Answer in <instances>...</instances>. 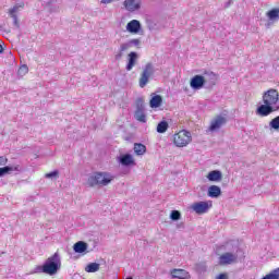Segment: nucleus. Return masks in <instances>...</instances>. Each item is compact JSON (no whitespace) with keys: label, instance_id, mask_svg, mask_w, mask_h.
Listing matches in <instances>:
<instances>
[{"label":"nucleus","instance_id":"nucleus-1","mask_svg":"<svg viewBox=\"0 0 279 279\" xmlns=\"http://www.w3.org/2000/svg\"><path fill=\"white\" fill-rule=\"evenodd\" d=\"M264 105L257 107L256 114L259 117H269L272 112L279 110V94L278 90L271 88L263 95Z\"/></svg>","mask_w":279,"mask_h":279},{"label":"nucleus","instance_id":"nucleus-2","mask_svg":"<svg viewBox=\"0 0 279 279\" xmlns=\"http://www.w3.org/2000/svg\"><path fill=\"white\" fill-rule=\"evenodd\" d=\"M60 269H62V258L60 257V253L56 252L52 256L45 260L44 265L36 266L33 274L56 276Z\"/></svg>","mask_w":279,"mask_h":279},{"label":"nucleus","instance_id":"nucleus-3","mask_svg":"<svg viewBox=\"0 0 279 279\" xmlns=\"http://www.w3.org/2000/svg\"><path fill=\"white\" fill-rule=\"evenodd\" d=\"M114 177L108 172H94L87 179L88 186H108Z\"/></svg>","mask_w":279,"mask_h":279},{"label":"nucleus","instance_id":"nucleus-4","mask_svg":"<svg viewBox=\"0 0 279 279\" xmlns=\"http://www.w3.org/2000/svg\"><path fill=\"white\" fill-rule=\"evenodd\" d=\"M156 73V69L151 62L146 63L140 76V88H145L149 84V77Z\"/></svg>","mask_w":279,"mask_h":279},{"label":"nucleus","instance_id":"nucleus-5","mask_svg":"<svg viewBox=\"0 0 279 279\" xmlns=\"http://www.w3.org/2000/svg\"><path fill=\"white\" fill-rule=\"evenodd\" d=\"M193 138L191 137V132L182 130L179 133L174 134L173 143L177 147H186Z\"/></svg>","mask_w":279,"mask_h":279},{"label":"nucleus","instance_id":"nucleus-6","mask_svg":"<svg viewBox=\"0 0 279 279\" xmlns=\"http://www.w3.org/2000/svg\"><path fill=\"white\" fill-rule=\"evenodd\" d=\"M134 119H136V121H140V123H147V113H145V102L143 101V98H138L136 100Z\"/></svg>","mask_w":279,"mask_h":279},{"label":"nucleus","instance_id":"nucleus-7","mask_svg":"<svg viewBox=\"0 0 279 279\" xmlns=\"http://www.w3.org/2000/svg\"><path fill=\"white\" fill-rule=\"evenodd\" d=\"M131 47H141V39H131L125 44H121L119 52L116 54V60H121L123 58V51H128Z\"/></svg>","mask_w":279,"mask_h":279},{"label":"nucleus","instance_id":"nucleus-8","mask_svg":"<svg viewBox=\"0 0 279 279\" xmlns=\"http://www.w3.org/2000/svg\"><path fill=\"white\" fill-rule=\"evenodd\" d=\"M203 78L205 82V88H213L217 85V74L213 71H205L203 73Z\"/></svg>","mask_w":279,"mask_h":279},{"label":"nucleus","instance_id":"nucleus-9","mask_svg":"<svg viewBox=\"0 0 279 279\" xmlns=\"http://www.w3.org/2000/svg\"><path fill=\"white\" fill-rule=\"evenodd\" d=\"M226 123H228V118H226V116H217L210 123L209 132H217V130H220Z\"/></svg>","mask_w":279,"mask_h":279},{"label":"nucleus","instance_id":"nucleus-10","mask_svg":"<svg viewBox=\"0 0 279 279\" xmlns=\"http://www.w3.org/2000/svg\"><path fill=\"white\" fill-rule=\"evenodd\" d=\"M211 207L213 204L208 205V202H197L192 205V210H194L196 215H205Z\"/></svg>","mask_w":279,"mask_h":279},{"label":"nucleus","instance_id":"nucleus-11","mask_svg":"<svg viewBox=\"0 0 279 279\" xmlns=\"http://www.w3.org/2000/svg\"><path fill=\"white\" fill-rule=\"evenodd\" d=\"M190 86L193 90H202V88H206L204 76L203 75H195L190 81Z\"/></svg>","mask_w":279,"mask_h":279},{"label":"nucleus","instance_id":"nucleus-12","mask_svg":"<svg viewBox=\"0 0 279 279\" xmlns=\"http://www.w3.org/2000/svg\"><path fill=\"white\" fill-rule=\"evenodd\" d=\"M236 258H239L236 254L225 253L219 257V265H232V263H236Z\"/></svg>","mask_w":279,"mask_h":279},{"label":"nucleus","instance_id":"nucleus-13","mask_svg":"<svg viewBox=\"0 0 279 279\" xmlns=\"http://www.w3.org/2000/svg\"><path fill=\"white\" fill-rule=\"evenodd\" d=\"M118 162L122 165V167H134L136 165V161H134V157L130 154H124L120 157H118Z\"/></svg>","mask_w":279,"mask_h":279},{"label":"nucleus","instance_id":"nucleus-14","mask_svg":"<svg viewBox=\"0 0 279 279\" xmlns=\"http://www.w3.org/2000/svg\"><path fill=\"white\" fill-rule=\"evenodd\" d=\"M170 276L172 279H191V275L189 274V271L178 268L172 269L170 271Z\"/></svg>","mask_w":279,"mask_h":279},{"label":"nucleus","instance_id":"nucleus-15","mask_svg":"<svg viewBox=\"0 0 279 279\" xmlns=\"http://www.w3.org/2000/svg\"><path fill=\"white\" fill-rule=\"evenodd\" d=\"M12 171H23V168L20 165L16 166H4L0 168V178H4V175H10Z\"/></svg>","mask_w":279,"mask_h":279},{"label":"nucleus","instance_id":"nucleus-16","mask_svg":"<svg viewBox=\"0 0 279 279\" xmlns=\"http://www.w3.org/2000/svg\"><path fill=\"white\" fill-rule=\"evenodd\" d=\"M123 4L128 12H136V10H141V0H125Z\"/></svg>","mask_w":279,"mask_h":279},{"label":"nucleus","instance_id":"nucleus-17","mask_svg":"<svg viewBox=\"0 0 279 279\" xmlns=\"http://www.w3.org/2000/svg\"><path fill=\"white\" fill-rule=\"evenodd\" d=\"M126 29L130 34H138L141 32V22L138 20H132L126 24Z\"/></svg>","mask_w":279,"mask_h":279},{"label":"nucleus","instance_id":"nucleus-18","mask_svg":"<svg viewBox=\"0 0 279 279\" xmlns=\"http://www.w3.org/2000/svg\"><path fill=\"white\" fill-rule=\"evenodd\" d=\"M138 60V53L137 52H130L128 58V64H126V71H132L134 66H136V62Z\"/></svg>","mask_w":279,"mask_h":279},{"label":"nucleus","instance_id":"nucleus-19","mask_svg":"<svg viewBox=\"0 0 279 279\" xmlns=\"http://www.w3.org/2000/svg\"><path fill=\"white\" fill-rule=\"evenodd\" d=\"M208 197L213 199H217V197H221V187L218 185H210L207 190Z\"/></svg>","mask_w":279,"mask_h":279},{"label":"nucleus","instance_id":"nucleus-20","mask_svg":"<svg viewBox=\"0 0 279 279\" xmlns=\"http://www.w3.org/2000/svg\"><path fill=\"white\" fill-rule=\"evenodd\" d=\"M73 250L76 254H84L88 250V243L84 241H78L73 245Z\"/></svg>","mask_w":279,"mask_h":279},{"label":"nucleus","instance_id":"nucleus-21","mask_svg":"<svg viewBox=\"0 0 279 279\" xmlns=\"http://www.w3.org/2000/svg\"><path fill=\"white\" fill-rule=\"evenodd\" d=\"M221 178H223V174L219 170H213L207 174L209 182H221Z\"/></svg>","mask_w":279,"mask_h":279},{"label":"nucleus","instance_id":"nucleus-22","mask_svg":"<svg viewBox=\"0 0 279 279\" xmlns=\"http://www.w3.org/2000/svg\"><path fill=\"white\" fill-rule=\"evenodd\" d=\"M151 99L149 101L150 108H160L162 106V96L151 94Z\"/></svg>","mask_w":279,"mask_h":279},{"label":"nucleus","instance_id":"nucleus-23","mask_svg":"<svg viewBox=\"0 0 279 279\" xmlns=\"http://www.w3.org/2000/svg\"><path fill=\"white\" fill-rule=\"evenodd\" d=\"M16 12H19V7L15 5L9 10V15L13 19L14 26L19 27V16L16 15Z\"/></svg>","mask_w":279,"mask_h":279},{"label":"nucleus","instance_id":"nucleus-24","mask_svg":"<svg viewBox=\"0 0 279 279\" xmlns=\"http://www.w3.org/2000/svg\"><path fill=\"white\" fill-rule=\"evenodd\" d=\"M266 16L269 21H278L279 20V8L271 9L266 13Z\"/></svg>","mask_w":279,"mask_h":279},{"label":"nucleus","instance_id":"nucleus-25","mask_svg":"<svg viewBox=\"0 0 279 279\" xmlns=\"http://www.w3.org/2000/svg\"><path fill=\"white\" fill-rule=\"evenodd\" d=\"M167 130H169V122L167 121H160L157 125V132L158 134H165V132H167Z\"/></svg>","mask_w":279,"mask_h":279},{"label":"nucleus","instance_id":"nucleus-26","mask_svg":"<svg viewBox=\"0 0 279 279\" xmlns=\"http://www.w3.org/2000/svg\"><path fill=\"white\" fill-rule=\"evenodd\" d=\"M134 151H135L136 156H143V154H145V151H147V147L141 143L134 144Z\"/></svg>","mask_w":279,"mask_h":279},{"label":"nucleus","instance_id":"nucleus-27","mask_svg":"<svg viewBox=\"0 0 279 279\" xmlns=\"http://www.w3.org/2000/svg\"><path fill=\"white\" fill-rule=\"evenodd\" d=\"M99 264H97V263H90V264H88L86 267H85V271L87 272V274H95V272H97L98 270H99Z\"/></svg>","mask_w":279,"mask_h":279},{"label":"nucleus","instance_id":"nucleus-28","mask_svg":"<svg viewBox=\"0 0 279 279\" xmlns=\"http://www.w3.org/2000/svg\"><path fill=\"white\" fill-rule=\"evenodd\" d=\"M262 279H279V268L274 269L268 275L264 276Z\"/></svg>","mask_w":279,"mask_h":279},{"label":"nucleus","instance_id":"nucleus-29","mask_svg":"<svg viewBox=\"0 0 279 279\" xmlns=\"http://www.w3.org/2000/svg\"><path fill=\"white\" fill-rule=\"evenodd\" d=\"M269 128L270 130H276V132L279 131V116H277L269 122Z\"/></svg>","mask_w":279,"mask_h":279},{"label":"nucleus","instance_id":"nucleus-30","mask_svg":"<svg viewBox=\"0 0 279 279\" xmlns=\"http://www.w3.org/2000/svg\"><path fill=\"white\" fill-rule=\"evenodd\" d=\"M182 218V214H180L179 210H172L170 214V219L172 221H180V219Z\"/></svg>","mask_w":279,"mask_h":279},{"label":"nucleus","instance_id":"nucleus-31","mask_svg":"<svg viewBox=\"0 0 279 279\" xmlns=\"http://www.w3.org/2000/svg\"><path fill=\"white\" fill-rule=\"evenodd\" d=\"M59 173L60 172L58 170H53V171H51L49 173H46L45 178H47V179L58 178Z\"/></svg>","mask_w":279,"mask_h":279},{"label":"nucleus","instance_id":"nucleus-32","mask_svg":"<svg viewBox=\"0 0 279 279\" xmlns=\"http://www.w3.org/2000/svg\"><path fill=\"white\" fill-rule=\"evenodd\" d=\"M8 165V157L0 156V167H5Z\"/></svg>","mask_w":279,"mask_h":279},{"label":"nucleus","instance_id":"nucleus-33","mask_svg":"<svg viewBox=\"0 0 279 279\" xmlns=\"http://www.w3.org/2000/svg\"><path fill=\"white\" fill-rule=\"evenodd\" d=\"M29 71V69L27 68V65H22L19 70V73H23L25 75V73H27Z\"/></svg>","mask_w":279,"mask_h":279},{"label":"nucleus","instance_id":"nucleus-34","mask_svg":"<svg viewBox=\"0 0 279 279\" xmlns=\"http://www.w3.org/2000/svg\"><path fill=\"white\" fill-rule=\"evenodd\" d=\"M217 279H228V275L220 274V275H218Z\"/></svg>","mask_w":279,"mask_h":279},{"label":"nucleus","instance_id":"nucleus-35","mask_svg":"<svg viewBox=\"0 0 279 279\" xmlns=\"http://www.w3.org/2000/svg\"><path fill=\"white\" fill-rule=\"evenodd\" d=\"M114 0H101L100 3L108 5V3H112Z\"/></svg>","mask_w":279,"mask_h":279},{"label":"nucleus","instance_id":"nucleus-36","mask_svg":"<svg viewBox=\"0 0 279 279\" xmlns=\"http://www.w3.org/2000/svg\"><path fill=\"white\" fill-rule=\"evenodd\" d=\"M0 53H3V45L0 44Z\"/></svg>","mask_w":279,"mask_h":279},{"label":"nucleus","instance_id":"nucleus-37","mask_svg":"<svg viewBox=\"0 0 279 279\" xmlns=\"http://www.w3.org/2000/svg\"><path fill=\"white\" fill-rule=\"evenodd\" d=\"M226 8H230V3L226 4Z\"/></svg>","mask_w":279,"mask_h":279},{"label":"nucleus","instance_id":"nucleus-38","mask_svg":"<svg viewBox=\"0 0 279 279\" xmlns=\"http://www.w3.org/2000/svg\"><path fill=\"white\" fill-rule=\"evenodd\" d=\"M126 279H134V278H132V277H128Z\"/></svg>","mask_w":279,"mask_h":279}]
</instances>
